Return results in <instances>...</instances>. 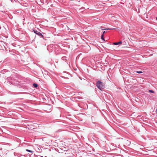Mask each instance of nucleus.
<instances>
[{"mask_svg": "<svg viewBox=\"0 0 157 157\" xmlns=\"http://www.w3.org/2000/svg\"><path fill=\"white\" fill-rule=\"evenodd\" d=\"M149 91L151 93H154V91L153 90H149Z\"/></svg>", "mask_w": 157, "mask_h": 157, "instance_id": "obj_10", "label": "nucleus"}, {"mask_svg": "<svg viewBox=\"0 0 157 157\" xmlns=\"http://www.w3.org/2000/svg\"><path fill=\"white\" fill-rule=\"evenodd\" d=\"M41 157H43V156H41Z\"/></svg>", "mask_w": 157, "mask_h": 157, "instance_id": "obj_14", "label": "nucleus"}, {"mask_svg": "<svg viewBox=\"0 0 157 157\" xmlns=\"http://www.w3.org/2000/svg\"><path fill=\"white\" fill-rule=\"evenodd\" d=\"M33 85L35 88H36L38 87V85L36 83L33 84Z\"/></svg>", "mask_w": 157, "mask_h": 157, "instance_id": "obj_5", "label": "nucleus"}, {"mask_svg": "<svg viewBox=\"0 0 157 157\" xmlns=\"http://www.w3.org/2000/svg\"><path fill=\"white\" fill-rule=\"evenodd\" d=\"M96 85L97 87L101 90H102L105 87L103 83L100 81L97 82Z\"/></svg>", "mask_w": 157, "mask_h": 157, "instance_id": "obj_2", "label": "nucleus"}, {"mask_svg": "<svg viewBox=\"0 0 157 157\" xmlns=\"http://www.w3.org/2000/svg\"><path fill=\"white\" fill-rule=\"evenodd\" d=\"M105 33V31H104L103 32V33H102V35H104V34Z\"/></svg>", "mask_w": 157, "mask_h": 157, "instance_id": "obj_12", "label": "nucleus"}, {"mask_svg": "<svg viewBox=\"0 0 157 157\" xmlns=\"http://www.w3.org/2000/svg\"><path fill=\"white\" fill-rule=\"evenodd\" d=\"M66 57L65 56H63L62 57V59L63 60H66Z\"/></svg>", "mask_w": 157, "mask_h": 157, "instance_id": "obj_7", "label": "nucleus"}, {"mask_svg": "<svg viewBox=\"0 0 157 157\" xmlns=\"http://www.w3.org/2000/svg\"><path fill=\"white\" fill-rule=\"evenodd\" d=\"M26 150L27 151V152H30V153H32L33 152V151H31V150H29V149H26Z\"/></svg>", "mask_w": 157, "mask_h": 157, "instance_id": "obj_6", "label": "nucleus"}, {"mask_svg": "<svg viewBox=\"0 0 157 157\" xmlns=\"http://www.w3.org/2000/svg\"><path fill=\"white\" fill-rule=\"evenodd\" d=\"M136 73H139V74L142 73V72L141 71H136Z\"/></svg>", "mask_w": 157, "mask_h": 157, "instance_id": "obj_9", "label": "nucleus"}, {"mask_svg": "<svg viewBox=\"0 0 157 157\" xmlns=\"http://www.w3.org/2000/svg\"><path fill=\"white\" fill-rule=\"evenodd\" d=\"M116 29L115 28H112V29Z\"/></svg>", "mask_w": 157, "mask_h": 157, "instance_id": "obj_11", "label": "nucleus"}, {"mask_svg": "<svg viewBox=\"0 0 157 157\" xmlns=\"http://www.w3.org/2000/svg\"><path fill=\"white\" fill-rule=\"evenodd\" d=\"M8 79L9 80L8 82L13 85H17L19 83V82L17 81L16 79H15L12 77H9Z\"/></svg>", "mask_w": 157, "mask_h": 157, "instance_id": "obj_1", "label": "nucleus"}, {"mask_svg": "<svg viewBox=\"0 0 157 157\" xmlns=\"http://www.w3.org/2000/svg\"><path fill=\"white\" fill-rule=\"evenodd\" d=\"M101 39H102V40H104V35H101Z\"/></svg>", "mask_w": 157, "mask_h": 157, "instance_id": "obj_8", "label": "nucleus"}, {"mask_svg": "<svg viewBox=\"0 0 157 157\" xmlns=\"http://www.w3.org/2000/svg\"><path fill=\"white\" fill-rule=\"evenodd\" d=\"M122 42L121 41H120L117 42H115L113 43V44L114 45H118L119 44H121L122 43Z\"/></svg>", "mask_w": 157, "mask_h": 157, "instance_id": "obj_4", "label": "nucleus"}, {"mask_svg": "<svg viewBox=\"0 0 157 157\" xmlns=\"http://www.w3.org/2000/svg\"><path fill=\"white\" fill-rule=\"evenodd\" d=\"M33 31L34 32V33H36V35L39 36L40 37L44 38V36L42 34L38 32L37 30H36L33 29L32 31V32Z\"/></svg>", "mask_w": 157, "mask_h": 157, "instance_id": "obj_3", "label": "nucleus"}, {"mask_svg": "<svg viewBox=\"0 0 157 157\" xmlns=\"http://www.w3.org/2000/svg\"><path fill=\"white\" fill-rule=\"evenodd\" d=\"M156 113H157V109H156Z\"/></svg>", "mask_w": 157, "mask_h": 157, "instance_id": "obj_13", "label": "nucleus"}]
</instances>
